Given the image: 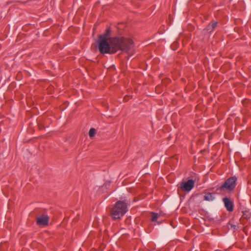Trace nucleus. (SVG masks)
Wrapping results in <instances>:
<instances>
[{"instance_id":"obj_12","label":"nucleus","mask_w":251,"mask_h":251,"mask_svg":"<svg viewBox=\"0 0 251 251\" xmlns=\"http://www.w3.org/2000/svg\"><path fill=\"white\" fill-rule=\"evenodd\" d=\"M210 24L212 25V27H213V29L215 28V27L217 26V25L216 22H213Z\"/></svg>"},{"instance_id":"obj_4","label":"nucleus","mask_w":251,"mask_h":251,"mask_svg":"<svg viewBox=\"0 0 251 251\" xmlns=\"http://www.w3.org/2000/svg\"><path fill=\"white\" fill-rule=\"evenodd\" d=\"M195 181L193 179H189L186 181H182L179 185V187L184 192H190L194 187Z\"/></svg>"},{"instance_id":"obj_7","label":"nucleus","mask_w":251,"mask_h":251,"mask_svg":"<svg viewBox=\"0 0 251 251\" xmlns=\"http://www.w3.org/2000/svg\"><path fill=\"white\" fill-rule=\"evenodd\" d=\"M215 199V194L211 193H206L204 195V200L212 201Z\"/></svg>"},{"instance_id":"obj_10","label":"nucleus","mask_w":251,"mask_h":251,"mask_svg":"<svg viewBox=\"0 0 251 251\" xmlns=\"http://www.w3.org/2000/svg\"><path fill=\"white\" fill-rule=\"evenodd\" d=\"M96 134V129L92 128L89 130V135L90 137H93Z\"/></svg>"},{"instance_id":"obj_2","label":"nucleus","mask_w":251,"mask_h":251,"mask_svg":"<svg viewBox=\"0 0 251 251\" xmlns=\"http://www.w3.org/2000/svg\"><path fill=\"white\" fill-rule=\"evenodd\" d=\"M127 211V204L123 201H119L111 210V215L114 219H120Z\"/></svg>"},{"instance_id":"obj_9","label":"nucleus","mask_w":251,"mask_h":251,"mask_svg":"<svg viewBox=\"0 0 251 251\" xmlns=\"http://www.w3.org/2000/svg\"><path fill=\"white\" fill-rule=\"evenodd\" d=\"M151 214H152V217L151 218V221L152 222L156 221L158 218L160 216V214H158L157 213L152 212Z\"/></svg>"},{"instance_id":"obj_6","label":"nucleus","mask_w":251,"mask_h":251,"mask_svg":"<svg viewBox=\"0 0 251 251\" xmlns=\"http://www.w3.org/2000/svg\"><path fill=\"white\" fill-rule=\"evenodd\" d=\"M223 201L226 210L229 212L232 211L233 210V204L232 201L227 198H223Z\"/></svg>"},{"instance_id":"obj_8","label":"nucleus","mask_w":251,"mask_h":251,"mask_svg":"<svg viewBox=\"0 0 251 251\" xmlns=\"http://www.w3.org/2000/svg\"><path fill=\"white\" fill-rule=\"evenodd\" d=\"M111 30L110 28H107L103 34L99 36V38L102 39H109L108 37L110 35Z\"/></svg>"},{"instance_id":"obj_5","label":"nucleus","mask_w":251,"mask_h":251,"mask_svg":"<svg viewBox=\"0 0 251 251\" xmlns=\"http://www.w3.org/2000/svg\"><path fill=\"white\" fill-rule=\"evenodd\" d=\"M48 222L49 217L46 215H42L37 218V224L39 226H46Z\"/></svg>"},{"instance_id":"obj_3","label":"nucleus","mask_w":251,"mask_h":251,"mask_svg":"<svg viewBox=\"0 0 251 251\" xmlns=\"http://www.w3.org/2000/svg\"><path fill=\"white\" fill-rule=\"evenodd\" d=\"M237 178L236 177H231L228 178L225 183L221 186V190L226 188L229 190L234 189L236 185Z\"/></svg>"},{"instance_id":"obj_1","label":"nucleus","mask_w":251,"mask_h":251,"mask_svg":"<svg viewBox=\"0 0 251 251\" xmlns=\"http://www.w3.org/2000/svg\"><path fill=\"white\" fill-rule=\"evenodd\" d=\"M98 43L99 50L102 54H113L120 50L127 53L133 44L131 39L123 37L99 38Z\"/></svg>"},{"instance_id":"obj_11","label":"nucleus","mask_w":251,"mask_h":251,"mask_svg":"<svg viewBox=\"0 0 251 251\" xmlns=\"http://www.w3.org/2000/svg\"><path fill=\"white\" fill-rule=\"evenodd\" d=\"M205 30H206L207 32H212L214 29H213V27H212V25H211V24H209L205 28Z\"/></svg>"}]
</instances>
